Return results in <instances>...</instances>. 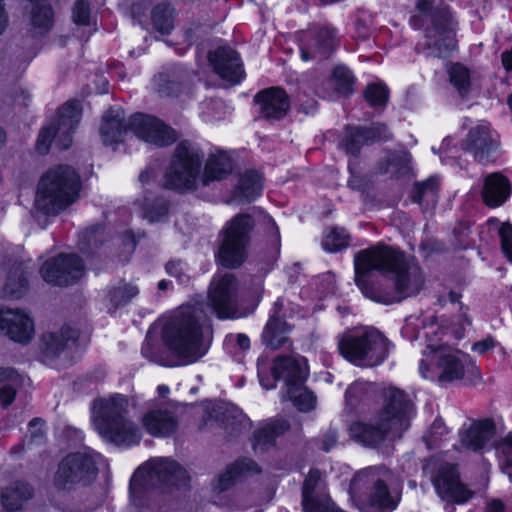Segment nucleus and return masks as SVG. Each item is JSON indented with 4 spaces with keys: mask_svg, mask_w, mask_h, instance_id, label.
<instances>
[{
    "mask_svg": "<svg viewBox=\"0 0 512 512\" xmlns=\"http://www.w3.org/2000/svg\"><path fill=\"white\" fill-rule=\"evenodd\" d=\"M262 189L261 175L255 170H247L240 174L232 192V199L238 204L251 203L261 195Z\"/></svg>",
    "mask_w": 512,
    "mask_h": 512,
    "instance_id": "nucleus-31",
    "label": "nucleus"
},
{
    "mask_svg": "<svg viewBox=\"0 0 512 512\" xmlns=\"http://www.w3.org/2000/svg\"><path fill=\"white\" fill-rule=\"evenodd\" d=\"M340 354L359 367H375L388 357L391 344L376 328L349 330L338 339Z\"/></svg>",
    "mask_w": 512,
    "mask_h": 512,
    "instance_id": "nucleus-10",
    "label": "nucleus"
},
{
    "mask_svg": "<svg viewBox=\"0 0 512 512\" xmlns=\"http://www.w3.org/2000/svg\"><path fill=\"white\" fill-rule=\"evenodd\" d=\"M218 414L225 428L230 432H238L251 426L249 418L236 405L228 403L218 407Z\"/></svg>",
    "mask_w": 512,
    "mask_h": 512,
    "instance_id": "nucleus-40",
    "label": "nucleus"
},
{
    "mask_svg": "<svg viewBox=\"0 0 512 512\" xmlns=\"http://www.w3.org/2000/svg\"><path fill=\"white\" fill-rule=\"evenodd\" d=\"M450 83L458 95L465 98L471 91V75L467 67L460 63H454L448 70Z\"/></svg>",
    "mask_w": 512,
    "mask_h": 512,
    "instance_id": "nucleus-44",
    "label": "nucleus"
},
{
    "mask_svg": "<svg viewBox=\"0 0 512 512\" xmlns=\"http://www.w3.org/2000/svg\"><path fill=\"white\" fill-rule=\"evenodd\" d=\"M16 72L12 59L6 52L0 53V74L14 75Z\"/></svg>",
    "mask_w": 512,
    "mask_h": 512,
    "instance_id": "nucleus-60",
    "label": "nucleus"
},
{
    "mask_svg": "<svg viewBox=\"0 0 512 512\" xmlns=\"http://www.w3.org/2000/svg\"><path fill=\"white\" fill-rule=\"evenodd\" d=\"M191 79V73L180 66L160 73L154 78L159 93L166 96H178Z\"/></svg>",
    "mask_w": 512,
    "mask_h": 512,
    "instance_id": "nucleus-32",
    "label": "nucleus"
},
{
    "mask_svg": "<svg viewBox=\"0 0 512 512\" xmlns=\"http://www.w3.org/2000/svg\"><path fill=\"white\" fill-rule=\"evenodd\" d=\"M264 225L270 238V242L273 245H278L280 242V233L275 221L270 216H265Z\"/></svg>",
    "mask_w": 512,
    "mask_h": 512,
    "instance_id": "nucleus-59",
    "label": "nucleus"
},
{
    "mask_svg": "<svg viewBox=\"0 0 512 512\" xmlns=\"http://www.w3.org/2000/svg\"><path fill=\"white\" fill-rule=\"evenodd\" d=\"M257 473H260V468L256 462L249 458L239 459L217 477L213 482V489L217 492L226 491L234 484L238 477Z\"/></svg>",
    "mask_w": 512,
    "mask_h": 512,
    "instance_id": "nucleus-33",
    "label": "nucleus"
},
{
    "mask_svg": "<svg viewBox=\"0 0 512 512\" xmlns=\"http://www.w3.org/2000/svg\"><path fill=\"white\" fill-rule=\"evenodd\" d=\"M410 24L423 32L415 47L418 54L441 59L457 49L456 23L444 0H416Z\"/></svg>",
    "mask_w": 512,
    "mask_h": 512,
    "instance_id": "nucleus-5",
    "label": "nucleus"
},
{
    "mask_svg": "<svg viewBox=\"0 0 512 512\" xmlns=\"http://www.w3.org/2000/svg\"><path fill=\"white\" fill-rule=\"evenodd\" d=\"M152 23L161 34H169L174 27V9L169 4H160L152 10Z\"/></svg>",
    "mask_w": 512,
    "mask_h": 512,
    "instance_id": "nucleus-47",
    "label": "nucleus"
},
{
    "mask_svg": "<svg viewBox=\"0 0 512 512\" xmlns=\"http://www.w3.org/2000/svg\"><path fill=\"white\" fill-rule=\"evenodd\" d=\"M139 294V288L132 282L119 280L106 288L105 300L113 310L128 305Z\"/></svg>",
    "mask_w": 512,
    "mask_h": 512,
    "instance_id": "nucleus-35",
    "label": "nucleus"
},
{
    "mask_svg": "<svg viewBox=\"0 0 512 512\" xmlns=\"http://www.w3.org/2000/svg\"><path fill=\"white\" fill-rule=\"evenodd\" d=\"M289 429L286 420H275L254 432L252 447L256 452H263L272 446L275 439Z\"/></svg>",
    "mask_w": 512,
    "mask_h": 512,
    "instance_id": "nucleus-36",
    "label": "nucleus"
},
{
    "mask_svg": "<svg viewBox=\"0 0 512 512\" xmlns=\"http://www.w3.org/2000/svg\"><path fill=\"white\" fill-rule=\"evenodd\" d=\"M82 108L79 101L66 102L57 113L54 122L42 127L36 141V150L46 154L54 139L60 149H67L72 144V133L80 122Z\"/></svg>",
    "mask_w": 512,
    "mask_h": 512,
    "instance_id": "nucleus-14",
    "label": "nucleus"
},
{
    "mask_svg": "<svg viewBox=\"0 0 512 512\" xmlns=\"http://www.w3.org/2000/svg\"><path fill=\"white\" fill-rule=\"evenodd\" d=\"M30 3V19L40 33L48 31L53 24V10L49 0H27Z\"/></svg>",
    "mask_w": 512,
    "mask_h": 512,
    "instance_id": "nucleus-41",
    "label": "nucleus"
},
{
    "mask_svg": "<svg viewBox=\"0 0 512 512\" xmlns=\"http://www.w3.org/2000/svg\"><path fill=\"white\" fill-rule=\"evenodd\" d=\"M286 396L301 412H308L316 405L315 395L304 384H297L286 389Z\"/></svg>",
    "mask_w": 512,
    "mask_h": 512,
    "instance_id": "nucleus-43",
    "label": "nucleus"
},
{
    "mask_svg": "<svg viewBox=\"0 0 512 512\" xmlns=\"http://www.w3.org/2000/svg\"><path fill=\"white\" fill-rule=\"evenodd\" d=\"M440 185L441 180L436 175L415 182L411 192L412 201L424 210L434 208L439 200Z\"/></svg>",
    "mask_w": 512,
    "mask_h": 512,
    "instance_id": "nucleus-34",
    "label": "nucleus"
},
{
    "mask_svg": "<svg viewBox=\"0 0 512 512\" xmlns=\"http://www.w3.org/2000/svg\"><path fill=\"white\" fill-rule=\"evenodd\" d=\"M438 496L449 504L467 502L472 493L461 482L456 466L442 465L432 478Z\"/></svg>",
    "mask_w": 512,
    "mask_h": 512,
    "instance_id": "nucleus-18",
    "label": "nucleus"
},
{
    "mask_svg": "<svg viewBox=\"0 0 512 512\" xmlns=\"http://www.w3.org/2000/svg\"><path fill=\"white\" fill-rule=\"evenodd\" d=\"M503 67L511 71L512 70V49L510 51H506L502 53L501 56Z\"/></svg>",
    "mask_w": 512,
    "mask_h": 512,
    "instance_id": "nucleus-64",
    "label": "nucleus"
},
{
    "mask_svg": "<svg viewBox=\"0 0 512 512\" xmlns=\"http://www.w3.org/2000/svg\"><path fill=\"white\" fill-rule=\"evenodd\" d=\"M254 102L259 106L260 115L266 120H280L290 110V98L280 87H270L259 91Z\"/></svg>",
    "mask_w": 512,
    "mask_h": 512,
    "instance_id": "nucleus-25",
    "label": "nucleus"
},
{
    "mask_svg": "<svg viewBox=\"0 0 512 512\" xmlns=\"http://www.w3.org/2000/svg\"><path fill=\"white\" fill-rule=\"evenodd\" d=\"M279 306L280 303L277 301L274 306V313L267 321L261 335L263 344L273 350L291 346V341L288 337L291 327L278 314Z\"/></svg>",
    "mask_w": 512,
    "mask_h": 512,
    "instance_id": "nucleus-27",
    "label": "nucleus"
},
{
    "mask_svg": "<svg viewBox=\"0 0 512 512\" xmlns=\"http://www.w3.org/2000/svg\"><path fill=\"white\" fill-rule=\"evenodd\" d=\"M511 193L509 180L500 173H491L485 177L482 189L483 202L490 208H496L506 202Z\"/></svg>",
    "mask_w": 512,
    "mask_h": 512,
    "instance_id": "nucleus-30",
    "label": "nucleus"
},
{
    "mask_svg": "<svg viewBox=\"0 0 512 512\" xmlns=\"http://www.w3.org/2000/svg\"><path fill=\"white\" fill-rule=\"evenodd\" d=\"M411 161V155L407 151H402L393 154L389 158V164L397 166V171H403L408 169V165Z\"/></svg>",
    "mask_w": 512,
    "mask_h": 512,
    "instance_id": "nucleus-58",
    "label": "nucleus"
},
{
    "mask_svg": "<svg viewBox=\"0 0 512 512\" xmlns=\"http://www.w3.org/2000/svg\"><path fill=\"white\" fill-rule=\"evenodd\" d=\"M90 409L94 429L104 441L125 448L140 443L142 431L128 416V400L125 396L115 394L97 398Z\"/></svg>",
    "mask_w": 512,
    "mask_h": 512,
    "instance_id": "nucleus-6",
    "label": "nucleus"
},
{
    "mask_svg": "<svg viewBox=\"0 0 512 512\" xmlns=\"http://www.w3.org/2000/svg\"><path fill=\"white\" fill-rule=\"evenodd\" d=\"M423 356L419 372L424 379L448 384L457 380L475 383L480 378L479 368L467 354L459 350L429 345Z\"/></svg>",
    "mask_w": 512,
    "mask_h": 512,
    "instance_id": "nucleus-8",
    "label": "nucleus"
},
{
    "mask_svg": "<svg viewBox=\"0 0 512 512\" xmlns=\"http://www.w3.org/2000/svg\"><path fill=\"white\" fill-rule=\"evenodd\" d=\"M80 188V177L72 167H53L38 182L35 208L45 215H58L76 202Z\"/></svg>",
    "mask_w": 512,
    "mask_h": 512,
    "instance_id": "nucleus-9",
    "label": "nucleus"
},
{
    "mask_svg": "<svg viewBox=\"0 0 512 512\" xmlns=\"http://www.w3.org/2000/svg\"><path fill=\"white\" fill-rule=\"evenodd\" d=\"M486 512H504V504L499 500H493L487 504Z\"/></svg>",
    "mask_w": 512,
    "mask_h": 512,
    "instance_id": "nucleus-63",
    "label": "nucleus"
},
{
    "mask_svg": "<svg viewBox=\"0 0 512 512\" xmlns=\"http://www.w3.org/2000/svg\"><path fill=\"white\" fill-rule=\"evenodd\" d=\"M21 384L22 376L15 369L0 367V402L4 408L14 401Z\"/></svg>",
    "mask_w": 512,
    "mask_h": 512,
    "instance_id": "nucleus-38",
    "label": "nucleus"
},
{
    "mask_svg": "<svg viewBox=\"0 0 512 512\" xmlns=\"http://www.w3.org/2000/svg\"><path fill=\"white\" fill-rule=\"evenodd\" d=\"M338 435L336 430L329 429L322 439V450L329 452L337 443Z\"/></svg>",
    "mask_w": 512,
    "mask_h": 512,
    "instance_id": "nucleus-61",
    "label": "nucleus"
},
{
    "mask_svg": "<svg viewBox=\"0 0 512 512\" xmlns=\"http://www.w3.org/2000/svg\"><path fill=\"white\" fill-rule=\"evenodd\" d=\"M391 138L385 124H374L370 128L355 127L351 129L349 136L343 141V146L347 153L352 155L358 154L362 144H368L370 141L380 140L387 141Z\"/></svg>",
    "mask_w": 512,
    "mask_h": 512,
    "instance_id": "nucleus-29",
    "label": "nucleus"
},
{
    "mask_svg": "<svg viewBox=\"0 0 512 512\" xmlns=\"http://www.w3.org/2000/svg\"><path fill=\"white\" fill-rule=\"evenodd\" d=\"M497 450L505 461L504 473L512 482V432L508 433L497 445Z\"/></svg>",
    "mask_w": 512,
    "mask_h": 512,
    "instance_id": "nucleus-52",
    "label": "nucleus"
},
{
    "mask_svg": "<svg viewBox=\"0 0 512 512\" xmlns=\"http://www.w3.org/2000/svg\"><path fill=\"white\" fill-rule=\"evenodd\" d=\"M0 332L15 342L27 344L34 335V324L24 311L0 306Z\"/></svg>",
    "mask_w": 512,
    "mask_h": 512,
    "instance_id": "nucleus-22",
    "label": "nucleus"
},
{
    "mask_svg": "<svg viewBox=\"0 0 512 512\" xmlns=\"http://www.w3.org/2000/svg\"><path fill=\"white\" fill-rule=\"evenodd\" d=\"M129 130L144 142L157 147L168 146L175 142L176 134L156 117L141 113L134 114L129 119Z\"/></svg>",
    "mask_w": 512,
    "mask_h": 512,
    "instance_id": "nucleus-16",
    "label": "nucleus"
},
{
    "mask_svg": "<svg viewBox=\"0 0 512 512\" xmlns=\"http://www.w3.org/2000/svg\"><path fill=\"white\" fill-rule=\"evenodd\" d=\"M204 158L203 151L189 141H181L174 151L169 169L165 174V186L180 191L194 190L201 180L204 186L227 178L234 169V161L224 151L210 153L202 177L200 169Z\"/></svg>",
    "mask_w": 512,
    "mask_h": 512,
    "instance_id": "nucleus-3",
    "label": "nucleus"
},
{
    "mask_svg": "<svg viewBox=\"0 0 512 512\" xmlns=\"http://www.w3.org/2000/svg\"><path fill=\"white\" fill-rule=\"evenodd\" d=\"M271 370L274 380H283L286 389L304 384L308 377L307 360L302 356H278Z\"/></svg>",
    "mask_w": 512,
    "mask_h": 512,
    "instance_id": "nucleus-26",
    "label": "nucleus"
},
{
    "mask_svg": "<svg viewBox=\"0 0 512 512\" xmlns=\"http://www.w3.org/2000/svg\"><path fill=\"white\" fill-rule=\"evenodd\" d=\"M255 227L252 216L240 213L226 222L218 235L216 261L226 268H238L248 255L251 234Z\"/></svg>",
    "mask_w": 512,
    "mask_h": 512,
    "instance_id": "nucleus-11",
    "label": "nucleus"
},
{
    "mask_svg": "<svg viewBox=\"0 0 512 512\" xmlns=\"http://www.w3.org/2000/svg\"><path fill=\"white\" fill-rule=\"evenodd\" d=\"M146 432L159 438L169 437L178 428V419L172 406L166 403H151L141 416Z\"/></svg>",
    "mask_w": 512,
    "mask_h": 512,
    "instance_id": "nucleus-19",
    "label": "nucleus"
},
{
    "mask_svg": "<svg viewBox=\"0 0 512 512\" xmlns=\"http://www.w3.org/2000/svg\"><path fill=\"white\" fill-rule=\"evenodd\" d=\"M501 248L506 258L512 262V226L504 223L499 229Z\"/></svg>",
    "mask_w": 512,
    "mask_h": 512,
    "instance_id": "nucleus-56",
    "label": "nucleus"
},
{
    "mask_svg": "<svg viewBox=\"0 0 512 512\" xmlns=\"http://www.w3.org/2000/svg\"><path fill=\"white\" fill-rule=\"evenodd\" d=\"M349 244V236L344 229L333 228L324 237L322 245L328 252H338Z\"/></svg>",
    "mask_w": 512,
    "mask_h": 512,
    "instance_id": "nucleus-50",
    "label": "nucleus"
},
{
    "mask_svg": "<svg viewBox=\"0 0 512 512\" xmlns=\"http://www.w3.org/2000/svg\"><path fill=\"white\" fill-rule=\"evenodd\" d=\"M31 496L32 488L30 485L18 481L2 491L1 500L5 510L17 511Z\"/></svg>",
    "mask_w": 512,
    "mask_h": 512,
    "instance_id": "nucleus-39",
    "label": "nucleus"
},
{
    "mask_svg": "<svg viewBox=\"0 0 512 512\" xmlns=\"http://www.w3.org/2000/svg\"><path fill=\"white\" fill-rule=\"evenodd\" d=\"M104 461L101 454L86 449L67 455L59 464L53 484L58 490H71L76 484H88L98 472V466Z\"/></svg>",
    "mask_w": 512,
    "mask_h": 512,
    "instance_id": "nucleus-13",
    "label": "nucleus"
},
{
    "mask_svg": "<svg viewBox=\"0 0 512 512\" xmlns=\"http://www.w3.org/2000/svg\"><path fill=\"white\" fill-rule=\"evenodd\" d=\"M77 332L70 327H63L60 333H45L41 338V347L48 357H56L62 353L69 342H75Z\"/></svg>",
    "mask_w": 512,
    "mask_h": 512,
    "instance_id": "nucleus-37",
    "label": "nucleus"
},
{
    "mask_svg": "<svg viewBox=\"0 0 512 512\" xmlns=\"http://www.w3.org/2000/svg\"><path fill=\"white\" fill-rule=\"evenodd\" d=\"M494 346V340L492 337H487L481 341H478L472 345V350L478 354H484Z\"/></svg>",
    "mask_w": 512,
    "mask_h": 512,
    "instance_id": "nucleus-62",
    "label": "nucleus"
},
{
    "mask_svg": "<svg viewBox=\"0 0 512 512\" xmlns=\"http://www.w3.org/2000/svg\"><path fill=\"white\" fill-rule=\"evenodd\" d=\"M124 111L119 107L110 108L102 117L100 136L104 145H115L123 141L129 123L125 124Z\"/></svg>",
    "mask_w": 512,
    "mask_h": 512,
    "instance_id": "nucleus-28",
    "label": "nucleus"
},
{
    "mask_svg": "<svg viewBox=\"0 0 512 512\" xmlns=\"http://www.w3.org/2000/svg\"><path fill=\"white\" fill-rule=\"evenodd\" d=\"M189 480L187 471L169 458H156L140 467L130 480V494L134 497L150 486L164 484L181 487Z\"/></svg>",
    "mask_w": 512,
    "mask_h": 512,
    "instance_id": "nucleus-12",
    "label": "nucleus"
},
{
    "mask_svg": "<svg viewBox=\"0 0 512 512\" xmlns=\"http://www.w3.org/2000/svg\"><path fill=\"white\" fill-rule=\"evenodd\" d=\"M499 146L497 133L489 123L482 122L472 128L464 141L463 149L473 155L476 161L484 163Z\"/></svg>",
    "mask_w": 512,
    "mask_h": 512,
    "instance_id": "nucleus-21",
    "label": "nucleus"
},
{
    "mask_svg": "<svg viewBox=\"0 0 512 512\" xmlns=\"http://www.w3.org/2000/svg\"><path fill=\"white\" fill-rule=\"evenodd\" d=\"M166 271L170 276L175 277L180 284L188 282L187 265L181 260H171L166 264Z\"/></svg>",
    "mask_w": 512,
    "mask_h": 512,
    "instance_id": "nucleus-55",
    "label": "nucleus"
},
{
    "mask_svg": "<svg viewBox=\"0 0 512 512\" xmlns=\"http://www.w3.org/2000/svg\"><path fill=\"white\" fill-rule=\"evenodd\" d=\"M142 210V217L153 223L161 221L168 215L169 205L164 198L150 195L145 197Z\"/></svg>",
    "mask_w": 512,
    "mask_h": 512,
    "instance_id": "nucleus-45",
    "label": "nucleus"
},
{
    "mask_svg": "<svg viewBox=\"0 0 512 512\" xmlns=\"http://www.w3.org/2000/svg\"><path fill=\"white\" fill-rule=\"evenodd\" d=\"M40 273L47 283L68 286L76 283L84 275V265L75 254H60L47 260Z\"/></svg>",
    "mask_w": 512,
    "mask_h": 512,
    "instance_id": "nucleus-15",
    "label": "nucleus"
},
{
    "mask_svg": "<svg viewBox=\"0 0 512 512\" xmlns=\"http://www.w3.org/2000/svg\"><path fill=\"white\" fill-rule=\"evenodd\" d=\"M369 391V384L363 381H356L351 384L345 393L346 403L351 407L362 401Z\"/></svg>",
    "mask_w": 512,
    "mask_h": 512,
    "instance_id": "nucleus-53",
    "label": "nucleus"
},
{
    "mask_svg": "<svg viewBox=\"0 0 512 512\" xmlns=\"http://www.w3.org/2000/svg\"><path fill=\"white\" fill-rule=\"evenodd\" d=\"M90 10L85 0H78L73 7V20L80 25L89 24Z\"/></svg>",
    "mask_w": 512,
    "mask_h": 512,
    "instance_id": "nucleus-57",
    "label": "nucleus"
},
{
    "mask_svg": "<svg viewBox=\"0 0 512 512\" xmlns=\"http://www.w3.org/2000/svg\"><path fill=\"white\" fill-rule=\"evenodd\" d=\"M206 309L219 318H239L238 281L234 274L225 273L213 278L208 304L196 302L181 306L167 321L163 340L176 357V366L198 362L210 349L213 332Z\"/></svg>",
    "mask_w": 512,
    "mask_h": 512,
    "instance_id": "nucleus-1",
    "label": "nucleus"
},
{
    "mask_svg": "<svg viewBox=\"0 0 512 512\" xmlns=\"http://www.w3.org/2000/svg\"><path fill=\"white\" fill-rule=\"evenodd\" d=\"M27 272L22 264L14 266L7 277L4 292L11 298H20L26 291L28 281Z\"/></svg>",
    "mask_w": 512,
    "mask_h": 512,
    "instance_id": "nucleus-42",
    "label": "nucleus"
},
{
    "mask_svg": "<svg viewBox=\"0 0 512 512\" xmlns=\"http://www.w3.org/2000/svg\"><path fill=\"white\" fill-rule=\"evenodd\" d=\"M364 97L372 107H385L389 99V90L383 83H370L364 90Z\"/></svg>",
    "mask_w": 512,
    "mask_h": 512,
    "instance_id": "nucleus-49",
    "label": "nucleus"
},
{
    "mask_svg": "<svg viewBox=\"0 0 512 512\" xmlns=\"http://www.w3.org/2000/svg\"><path fill=\"white\" fill-rule=\"evenodd\" d=\"M104 227L95 225L87 228L79 235V249L83 253H90L104 241Z\"/></svg>",
    "mask_w": 512,
    "mask_h": 512,
    "instance_id": "nucleus-48",
    "label": "nucleus"
},
{
    "mask_svg": "<svg viewBox=\"0 0 512 512\" xmlns=\"http://www.w3.org/2000/svg\"><path fill=\"white\" fill-rule=\"evenodd\" d=\"M46 436L45 423L40 418L32 419L28 424V433L24 441L28 446L41 444Z\"/></svg>",
    "mask_w": 512,
    "mask_h": 512,
    "instance_id": "nucleus-51",
    "label": "nucleus"
},
{
    "mask_svg": "<svg viewBox=\"0 0 512 512\" xmlns=\"http://www.w3.org/2000/svg\"><path fill=\"white\" fill-rule=\"evenodd\" d=\"M495 430L492 419L473 420L462 426L459 432L461 444L473 452H484L490 447Z\"/></svg>",
    "mask_w": 512,
    "mask_h": 512,
    "instance_id": "nucleus-24",
    "label": "nucleus"
},
{
    "mask_svg": "<svg viewBox=\"0 0 512 512\" xmlns=\"http://www.w3.org/2000/svg\"><path fill=\"white\" fill-rule=\"evenodd\" d=\"M355 283L362 294L390 305L419 293L424 279L420 267L402 251L376 245L354 257Z\"/></svg>",
    "mask_w": 512,
    "mask_h": 512,
    "instance_id": "nucleus-2",
    "label": "nucleus"
},
{
    "mask_svg": "<svg viewBox=\"0 0 512 512\" xmlns=\"http://www.w3.org/2000/svg\"><path fill=\"white\" fill-rule=\"evenodd\" d=\"M223 103L220 100H206L202 103L201 117L204 121L210 122L222 118L221 110Z\"/></svg>",
    "mask_w": 512,
    "mask_h": 512,
    "instance_id": "nucleus-54",
    "label": "nucleus"
},
{
    "mask_svg": "<svg viewBox=\"0 0 512 512\" xmlns=\"http://www.w3.org/2000/svg\"><path fill=\"white\" fill-rule=\"evenodd\" d=\"M330 82L334 85V93L340 96H349L353 93L354 76L346 66L335 67Z\"/></svg>",
    "mask_w": 512,
    "mask_h": 512,
    "instance_id": "nucleus-46",
    "label": "nucleus"
},
{
    "mask_svg": "<svg viewBox=\"0 0 512 512\" xmlns=\"http://www.w3.org/2000/svg\"><path fill=\"white\" fill-rule=\"evenodd\" d=\"M338 44L337 33L330 26L314 27L306 34L301 45V58L304 61L325 59Z\"/></svg>",
    "mask_w": 512,
    "mask_h": 512,
    "instance_id": "nucleus-20",
    "label": "nucleus"
},
{
    "mask_svg": "<svg viewBox=\"0 0 512 512\" xmlns=\"http://www.w3.org/2000/svg\"><path fill=\"white\" fill-rule=\"evenodd\" d=\"M214 72L231 84H238L244 78V69L239 54L229 46H219L208 54Z\"/></svg>",
    "mask_w": 512,
    "mask_h": 512,
    "instance_id": "nucleus-23",
    "label": "nucleus"
},
{
    "mask_svg": "<svg viewBox=\"0 0 512 512\" xmlns=\"http://www.w3.org/2000/svg\"><path fill=\"white\" fill-rule=\"evenodd\" d=\"M383 398V407L373 421H358L349 427L351 438L364 446L376 447L387 439L400 438L415 415L414 404L403 390L385 388Z\"/></svg>",
    "mask_w": 512,
    "mask_h": 512,
    "instance_id": "nucleus-4",
    "label": "nucleus"
},
{
    "mask_svg": "<svg viewBox=\"0 0 512 512\" xmlns=\"http://www.w3.org/2000/svg\"><path fill=\"white\" fill-rule=\"evenodd\" d=\"M393 473L383 465L369 466L358 471L350 484V491L362 512H391L400 496L393 494L388 485Z\"/></svg>",
    "mask_w": 512,
    "mask_h": 512,
    "instance_id": "nucleus-7",
    "label": "nucleus"
},
{
    "mask_svg": "<svg viewBox=\"0 0 512 512\" xmlns=\"http://www.w3.org/2000/svg\"><path fill=\"white\" fill-rule=\"evenodd\" d=\"M129 130L144 142L157 147L168 146L175 142L176 134L156 117L141 113L134 114L129 119Z\"/></svg>",
    "mask_w": 512,
    "mask_h": 512,
    "instance_id": "nucleus-17",
    "label": "nucleus"
}]
</instances>
